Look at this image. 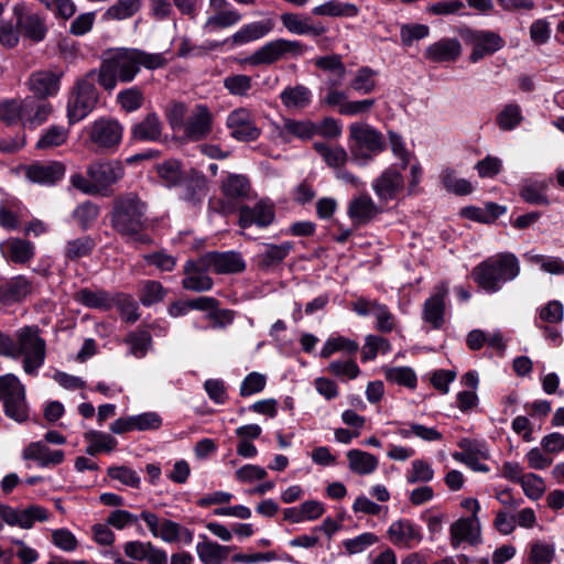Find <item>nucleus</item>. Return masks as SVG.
I'll return each mask as SVG.
<instances>
[{"label": "nucleus", "mask_w": 564, "mask_h": 564, "mask_svg": "<svg viewBox=\"0 0 564 564\" xmlns=\"http://www.w3.org/2000/svg\"><path fill=\"white\" fill-rule=\"evenodd\" d=\"M223 194L231 199L243 198L248 195L250 184L241 174H228L220 184Z\"/></svg>", "instance_id": "79ce46f5"}, {"label": "nucleus", "mask_w": 564, "mask_h": 564, "mask_svg": "<svg viewBox=\"0 0 564 564\" xmlns=\"http://www.w3.org/2000/svg\"><path fill=\"white\" fill-rule=\"evenodd\" d=\"M462 54V45L457 39L444 37L429 45L424 57L433 63L454 62Z\"/></svg>", "instance_id": "bb28decb"}, {"label": "nucleus", "mask_w": 564, "mask_h": 564, "mask_svg": "<svg viewBox=\"0 0 564 564\" xmlns=\"http://www.w3.org/2000/svg\"><path fill=\"white\" fill-rule=\"evenodd\" d=\"M480 523L475 518H460L449 528L451 545L457 549L462 543L477 544L480 542Z\"/></svg>", "instance_id": "5701e85b"}, {"label": "nucleus", "mask_w": 564, "mask_h": 564, "mask_svg": "<svg viewBox=\"0 0 564 564\" xmlns=\"http://www.w3.org/2000/svg\"><path fill=\"white\" fill-rule=\"evenodd\" d=\"M274 206L269 200H259L254 206L243 205L239 209V226L243 229L251 226L264 228L274 220Z\"/></svg>", "instance_id": "a211bd4d"}, {"label": "nucleus", "mask_w": 564, "mask_h": 564, "mask_svg": "<svg viewBox=\"0 0 564 564\" xmlns=\"http://www.w3.org/2000/svg\"><path fill=\"white\" fill-rule=\"evenodd\" d=\"M147 205L133 193L118 197L111 214L112 227L122 236H137L145 226Z\"/></svg>", "instance_id": "7ed1b4c3"}, {"label": "nucleus", "mask_w": 564, "mask_h": 564, "mask_svg": "<svg viewBox=\"0 0 564 564\" xmlns=\"http://www.w3.org/2000/svg\"><path fill=\"white\" fill-rule=\"evenodd\" d=\"M462 36L466 45L471 47L469 55L471 63H477L487 55H492L506 44L498 33L489 30L466 29L462 32Z\"/></svg>", "instance_id": "1a4fd4ad"}, {"label": "nucleus", "mask_w": 564, "mask_h": 564, "mask_svg": "<svg viewBox=\"0 0 564 564\" xmlns=\"http://www.w3.org/2000/svg\"><path fill=\"white\" fill-rule=\"evenodd\" d=\"M314 147L325 163L333 169H339L348 161V154L343 147H328L324 143H315Z\"/></svg>", "instance_id": "3c124183"}, {"label": "nucleus", "mask_w": 564, "mask_h": 564, "mask_svg": "<svg viewBox=\"0 0 564 564\" xmlns=\"http://www.w3.org/2000/svg\"><path fill=\"white\" fill-rule=\"evenodd\" d=\"M166 64L164 53H148L139 48L126 47L111 50L104 56L97 70L98 84L111 91L118 82H132L141 67L154 70Z\"/></svg>", "instance_id": "f257e3e1"}, {"label": "nucleus", "mask_w": 564, "mask_h": 564, "mask_svg": "<svg viewBox=\"0 0 564 564\" xmlns=\"http://www.w3.org/2000/svg\"><path fill=\"white\" fill-rule=\"evenodd\" d=\"M61 75L40 70L33 73L28 82L29 89L41 99L55 96L59 90Z\"/></svg>", "instance_id": "cd10ccee"}, {"label": "nucleus", "mask_w": 564, "mask_h": 564, "mask_svg": "<svg viewBox=\"0 0 564 564\" xmlns=\"http://www.w3.org/2000/svg\"><path fill=\"white\" fill-rule=\"evenodd\" d=\"M202 542L196 544V553L203 564H223L228 555L229 547L207 540L206 535H200Z\"/></svg>", "instance_id": "72a5a7b5"}, {"label": "nucleus", "mask_w": 564, "mask_h": 564, "mask_svg": "<svg viewBox=\"0 0 564 564\" xmlns=\"http://www.w3.org/2000/svg\"><path fill=\"white\" fill-rule=\"evenodd\" d=\"M52 105L34 97L24 98V127L35 128L47 120Z\"/></svg>", "instance_id": "473e14b6"}, {"label": "nucleus", "mask_w": 564, "mask_h": 564, "mask_svg": "<svg viewBox=\"0 0 564 564\" xmlns=\"http://www.w3.org/2000/svg\"><path fill=\"white\" fill-rule=\"evenodd\" d=\"M522 120V110L517 104H508L503 106L496 117L498 127L503 131H511L516 129Z\"/></svg>", "instance_id": "de8ad7c7"}, {"label": "nucleus", "mask_w": 564, "mask_h": 564, "mask_svg": "<svg viewBox=\"0 0 564 564\" xmlns=\"http://www.w3.org/2000/svg\"><path fill=\"white\" fill-rule=\"evenodd\" d=\"M448 289L441 284L436 288L433 295L425 300L423 304L422 318L433 329H440L445 323V297Z\"/></svg>", "instance_id": "aec40b11"}, {"label": "nucleus", "mask_w": 564, "mask_h": 564, "mask_svg": "<svg viewBox=\"0 0 564 564\" xmlns=\"http://www.w3.org/2000/svg\"><path fill=\"white\" fill-rule=\"evenodd\" d=\"M31 284L24 276H15L0 286V303L10 304L26 297Z\"/></svg>", "instance_id": "e433bc0d"}, {"label": "nucleus", "mask_w": 564, "mask_h": 564, "mask_svg": "<svg viewBox=\"0 0 564 564\" xmlns=\"http://www.w3.org/2000/svg\"><path fill=\"white\" fill-rule=\"evenodd\" d=\"M65 174V167L59 162L35 163L26 169V177L34 183L52 185Z\"/></svg>", "instance_id": "c85d7f7f"}, {"label": "nucleus", "mask_w": 564, "mask_h": 564, "mask_svg": "<svg viewBox=\"0 0 564 564\" xmlns=\"http://www.w3.org/2000/svg\"><path fill=\"white\" fill-rule=\"evenodd\" d=\"M142 0H117L108 8L106 15L113 20H126L134 15L141 8Z\"/></svg>", "instance_id": "4d7b16f0"}, {"label": "nucleus", "mask_w": 564, "mask_h": 564, "mask_svg": "<svg viewBox=\"0 0 564 564\" xmlns=\"http://www.w3.org/2000/svg\"><path fill=\"white\" fill-rule=\"evenodd\" d=\"M202 265L218 274H234L246 268L242 257L234 251L207 252L202 256Z\"/></svg>", "instance_id": "f3484780"}, {"label": "nucleus", "mask_w": 564, "mask_h": 564, "mask_svg": "<svg viewBox=\"0 0 564 564\" xmlns=\"http://www.w3.org/2000/svg\"><path fill=\"white\" fill-rule=\"evenodd\" d=\"M89 141L100 149L117 147L122 139V126L113 119L100 118L86 127Z\"/></svg>", "instance_id": "9b49d317"}, {"label": "nucleus", "mask_w": 564, "mask_h": 564, "mask_svg": "<svg viewBox=\"0 0 564 564\" xmlns=\"http://www.w3.org/2000/svg\"><path fill=\"white\" fill-rule=\"evenodd\" d=\"M144 97L138 87H130L118 93L117 101L123 110L132 112L141 108Z\"/></svg>", "instance_id": "69168bd1"}, {"label": "nucleus", "mask_w": 564, "mask_h": 564, "mask_svg": "<svg viewBox=\"0 0 564 564\" xmlns=\"http://www.w3.org/2000/svg\"><path fill=\"white\" fill-rule=\"evenodd\" d=\"M0 250L6 259L14 263H25L34 256V246L19 238H10L1 242Z\"/></svg>", "instance_id": "2f4dec72"}, {"label": "nucleus", "mask_w": 564, "mask_h": 564, "mask_svg": "<svg viewBox=\"0 0 564 564\" xmlns=\"http://www.w3.org/2000/svg\"><path fill=\"white\" fill-rule=\"evenodd\" d=\"M315 15L354 18L358 15L359 9L350 2L330 0L313 9Z\"/></svg>", "instance_id": "58836bf2"}, {"label": "nucleus", "mask_w": 564, "mask_h": 564, "mask_svg": "<svg viewBox=\"0 0 564 564\" xmlns=\"http://www.w3.org/2000/svg\"><path fill=\"white\" fill-rule=\"evenodd\" d=\"M18 358L23 357V369L28 375H36L43 366L46 344L39 334L37 327H23L17 332Z\"/></svg>", "instance_id": "423d86ee"}, {"label": "nucleus", "mask_w": 564, "mask_h": 564, "mask_svg": "<svg viewBox=\"0 0 564 564\" xmlns=\"http://www.w3.org/2000/svg\"><path fill=\"white\" fill-rule=\"evenodd\" d=\"M85 440L88 443L86 453L93 456L101 452H111L118 444L113 436L100 431H89L85 433Z\"/></svg>", "instance_id": "a19ab883"}, {"label": "nucleus", "mask_w": 564, "mask_h": 564, "mask_svg": "<svg viewBox=\"0 0 564 564\" xmlns=\"http://www.w3.org/2000/svg\"><path fill=\"white\" fill-rule=\"evenodd\" d=\"M17 24L24 36L32 42H41L47 33V26L43 18L36 13L26 12L24 2H18L13 7Z\"/></svg>", "instance_id": "4468645a"}, {"label": "nucleus", "mask_w": 564, "mask_h": 564, "mask_svg": "<svg viewBox=\"0 0 564 564\" xmlns=\"http://www.w3.org/2000/svg\"><path fill=\"white\" fill-rule=\"evenodd\" d=\"M379 538L372 532H364L355 538L343 541V547L348 555L362 553L378 543Z\"/></svg>", "instance_id": "5fc2aeb1"}, {"label": "nucleus", "mask_w": 564, "mask_h": 564, "mask_svg": "<svg viewBox=\"0 0 564 564\" xmlns=\"http://www.w3.org/2000/svg\"><path fill=\"white\" fill-rule=\"evenodd\" d=\"M358 350V344L355 340L346 338L344 336L329 337L322 350L321 356L323 358H329L333 354L337 351H345L348 354H355Z\"/></svg>", "instance_id": "864d4df0"}, {"label": "nucleus", "mask_w": 564, "mask_h": 564, "mask_svg": "<svg viewBox=\"0 0 564 564\" xmlns=\"http://www.w3.org/2000/svg\"><path fill=\"white\" fill-rule=\"evenodd\" d=\"M402 170L395 166L386 169L376 180L371 187L380 200L394 199L404 187Z\"/></svg>", "instance_id": "6ab92c4d"}, {"label": "nucleus", "mask_w": 564, "mask_h": 564, "mask_svg": "<svg viewBox=\"0 0 564 564\" xmlns=\"http://www.w3.org/2000/svg\"><path fill=\"white\" fill-rule=\"evenodd\" d=\"M314 64L316 67L334 75L332 86H338L343 83L346 74V67L338 55L318 57L315 59Z\"/></svg>", "instance_id": "8fccbe9b"}, {"label": "nucleus", "mask_w": 564, "mask_h": 564, "mask_svg": "<svg viewBox=\"0 0 564 564\" xmlns=\"http://www.w3.org/2000/svg\"><path fill=\"white\" fill-rule=\"evenodd\" d=\"M74 299L87 307L99 310H109L115 303V297L100 290L83 289L75 293Z\"/></svg>", "instance_id": "4c0bfd02"}, {"label": "nucleus", "mask_w": 564, "mask_h": 564, "mask_svg": "<svg viewBox=\"0 0 564 564\" xmlns=\"http://www.w3.org/2000/svg\"><path fill=\"white\" fill-rule=\"evenodd\" d=\"M546 184L544 182L525 183L520 192L521 197L530 204L549 205V198L545 195Z\"/></svg>", "instance_id": "0e129e2a"}, {"label": "nucleus", "mask_w": 564, "mask_h": 564, "mask_svg": "<svg viewBox=\"0 0 564 564\" xmlns=\"http://www.w3.org/2000/svg\"><path fill=\"white\" fill-rule=\"evenodd\" d=\"M98 82L97 70H89L78 79L67 101V117L70 123L86 118L98 101L95 83Z\"/></svg>", "instance_id": "20e7f679"}, {"label": "nucleus", "mask_w": 564, "mask_h": 564, "mask_svg": "<svg viewBox=\"0 0 564 564\" xmlns=\"http://www.w3.org/2000/svg\"><path fill=\"white\" fill-rule=\"evenodd\" d=\"M434 478V469L432 465L423 459H413L410 467L405 471V480L410 485L427 484Z\"/></svg>", "instance_id": "c03bdc74"}, {"label": "nucleus", "mask_w": 564, "mask_h": 564, "mask_svg": "<svg viewBox=\"0 0 564 564\" xmlns=\"http://www.w3.org/2000/svg\"><path fill=\"white\" fill-rule=\"evenodd\" d=\"M390 349V343L386 338L368 335L361 349V358L364 361L373 360L379 352L386 354Z\"/></svg>", "instance_id": "bf43d9fd"}, {"label": "nucleus", "mask_w": 564, "mask_h": 564, "mask_svg": "<svg viewBox=\"0 0 564 564\" xmlns=\"http://www.w3.org/2000/svg\"><path fill=\"white\" fill-rule=\"evenodd\" d=\"M0 519L9 527L29 530L32 529L36 522L48 521L50 512L46 508L39 505L14 508L0 502Z\"/></svg>", "instance_id": "9d476101"}, {"label": "nucleus", "mask_w": 564, "mask_h": 564, "mask_svg": "<svg viewBox=\"0 0 564 564\" xmlns=\"http://www.w3.org/2000/svg\"><path fill=\"white\" fill-rule=\"evenodd\" d=\"M349 133L354 142L351 153L356 159H371L384 149L382 134L367 123L350 124Z\"/></svg>", "instance_id": "6e6552de"}, {"label": "nucleus", "mask_w": 564, "mask_h": 564, "mask_svg": "<svg viewBox=\"0 0 564 564\" xmlns=\"http://www.w3.org/2000/svg\"><path fill=\"white\" fill-rule=\"evenodd\" d=\"M384 378L394 384L403 386L409 389H414L417 383V377L414 370L410 367H388L384 368Z\"/></svg>", "instance_id": "09e8293b"}, {"label": "nucleus", "mask_w": 564, "mask_h": 564, "mask_svg": "<svg viewBox=\"0 0 564 564\" xmlns=\"http://www.w3.org/2000/svg\"><path fill=\"white\" fill-rule=\"evenodd\" d=\"M87 174L94 181L97 192L102 193L122 178L124 169L119 161L96 162L89 165Z\"/></svg>", "instance_id": "2eb2a0df"}, {"label": "nucleus", "mask_w": 564, "mask_h": 564, "mask_svg": "<svg viewBox=\"0 0 564 564\" xmlns=\"http://www.w3.org/2000/svg\"><path fill=\"white\" fill-rule=\"evenodd\" d=\"M283 26L292 34L322 35L326 29L322 25H312L308 18H303L296 13H283L280 17Z\"/></svg>", "instance_id": "c9c22d12"}, {"label": "nucleus", "mask_w": 564, "mask_h": 564, "mask_svg": "<svg viewBox=\"0 0 564 564\" xmlns=\"http://www.w3.org/2000/svg\"><path fill=\"white\" fill-rule=\"evenodd\" d=\"M25 460H34L42 468L54 467L64 462L65 454L61 449H51L43 442H32L22 452Z\"/></svg>", "instance_id": "393cba45"}, {"label": "nucleus", "mask_w": 564, "mask_h": 564, "mask_svg": "<svg viewBox=\"0 0 564 564\" xmlns=\"http://www.w3.org/2000/svg\"><path fill=\"white\" fill-rule=\"evenodd\" d=\"M346 457L350 471L356 475H370L379 466V460L375 455L361 449H350L346 453Z\"/></svg>", "instance_id": "f704fd0d"}, {"label": "nucleus", "mask_w": 564, "mask_h": 564, "mask_svg": "<svg viewBox=\"0 0 564 564\" xmlns=\"http://www.w3.org/2000/svg\"><path fill=\"white\" fill-rule=\"evenodd\" d=\"M524 259L529 263L536 264L546 273L563 275L564 261L558 257L538 254L532 251L524 253Z\"/></svg>", "instance_id": "a18cd8bd"}, {"label": "nucleus", "mask_w": 564, "mask_h": 564, "mask_svg": "<svg viewBox=\"0 0 564 564\" xmlns=\"http://www.w3.org/2000/svg\"><path fill=\"white\" fill-rule=\"evenodd\" d=\"M226 126L230 135L238 141H254L261 134L260 128L257 127L251 112L247 108L241 107L232 110L227 117Z\"/></svg>", "instance_id": "f8f14e48"}, {"label": "nucleus", "mask_w": 564, "mask_h": 564, "mask_svg": "<svg viewBox=\"0 0 564 564\" xmlns=\"http://www.w3.org/2000/svg\"><path fill=\"white\" fill-rule=\"evenodd\" d=\"M68 130L61 126H52L43 132L36 143V148L41 150L59 147L66 142Z\"/></svg>", "instance_id": "6e6d98bb"}, {"label": "nucleus", "mask_w": 564, "mask_h": 564, "mask_svg": "<svg viewBox=\"0 0 564 564\" xmlns=\"http://www.w3.org/2000/svg\"><path fill=\"white\" fill-rule=\"evenodd\" d=\"M162 123L155 113H149L132 129L133 138L142 141H155L161 137Z\"/></svg>", "instance_id": "ea45409f"}, {"label": "nucleus", "mask_w": 564, "mask_h": 564, "mask_svg": "<svg viewBox=\"0 0 564 564\" xmlns=\"http://www.w3.org/2000/svg\"><path fill=\"white\" fill-rule=\"evenodd\" d=\"M210 271L209 268L202 265V257L197 261L188 260L184 265V279L182 286L186 290L194 292H204L213 288V280L206 273Z\"/></svg>", "instance_id": "b1692460"}, {"label": "nucleus", "mask_w": 564, "mask_h": 564, "mask_svg": "<svg viewBox=\"0 0 564 564\" xmlns=\"http://www.w3.org/2000/svg\"><path fill=\"white\" fill-rule=\"evenodd\" d=\"M379 206L368 194H360L348 203L347 214L351 221L357 225H365L380 214Z\"/></svg>", "instance_id": "a878e982"}, {"label": "nucleus", "mask_w": 564, "mask_h": 564, "mask_svg": "<svg viewBox=\"0 0 564 564\" xmlns=\"http://www.w3.org/2000/svg\"><path fill=\"white\" fill-rule=\"evenodd\" d=\"M387 534L390 542L400 547H413L422 540L420 528L408 519L393 521Z\"/></svg>", "instance_id": "412c9836"}, {"label": "nucleus", "mask_w": 564, "mask_h": 564, "mask_svg": "<svg viewBox=\"0 0 564 564\" xmlns=\"http://www.w3.org/2000/svg\"><path fill=\"white\" fill-rule=\"evenodd\" d=\"M458 446L463 451L455 452L452 455L456 462L465 464L475 471H489V467L484 463L489 457L488 448L484 443L470 438H462L458 442Z\"/></svg>", "instance_id": "ddd939ff"}, {"label": "nucleus", "mask_w": 564, "mask_h": 564, "mask_svg": "<svg viewBox=\"0 0 564 564\" xmlns=\"http://www.w3.org/2000/svg\"><path fill=\"white\" fill-rule=\"evenodd\" d=\"M241 20V14L235 9H227L212 14L203 25L206 33L230 28Z\"/></svg>", "instance_id": "37998d69"}, {"label": "nucleus", "mask_w": 564, "mask_h": 564, "mask_svg": "<svg viewBox=\"0 0 564 564\" xmlns=\"http://www.w3.org/2000/svg\"><path fill=\"white\" fill-rule=\"evenodd\" d=\"M281 104L288 110H302L307 108L313 100L312 90L305 85L297 84L294 86H286L280 93Z\"/></svg>", "instance_id": "c756f323"}, {"label": "nucleus", "mask_w": 564, "mask_h": 564, "mask_svg": "<svg viewBox=\"0 0 564 564\" xmlns=\"http://www.w3.org/2000/svg\"><path fill=\"white\" fill-rule=\"evenodd\" d=\"M182 130L193 141L206 138L212 132V115L208 108L204 105H197L192 110Z\"/></svg>", "instance_id": "4be33fe9"}, {"label": "nucleus", "mask_w": 564, "mask_h": 564, "mask_svg": "<svg viewBox=\"0 0 564 564\" xmlns=\"http://www.w3.org/2000/svg\"><path fill=\"white\" fill-rule=\"evenodd\" d=\"M166 291L158 281L148 280L142 283L140 302L144 306H151L165 297Z\"/></svg>", "instance_id": "052dcab7"}, {"label": "nucleus", "mask_w": 564, "mask_h": 564, "mask_svg": "<svg viewBox=\"0 0 564 564\" xmlns=\"http://www.w3.org/2000/svg\"><path fill=\"white\" fill-rule=\"evenodd\" d=\"M272 128L275 138L284 143H289L294 139L306 141L316 135V124L311 120L283 118L281 124L272 123Z\"/></svg>", "instance_id": "dca6fc26"}, {"label": "nucleus", "mask_w": 564, "mask_h": 564, "mask_svg": "<svg viewBox=\"0 0 564 564\" xmlns=\"http://www.w3.org/2000/svg\"><path fill=\"white\" fill-rule=\"evenodd\" d=\"M265 250L261 254V264L264 267H272L282 262L293 249V243L290 241L280 245H264Z\"/></svg>", "instance_id": "603ef678"}, {"label": "nucleus", "mask_w": 564, "mask_h": 564, "mask_svg": "<svg viewBox=\"0 0 564 564\" xmlns=\"http://www.w3.org/2000/svg\"><path fill=\"white\" fill-rule=\"evenodd\" d=\"M224 87L232 96H247L252 88V78L243 74H232L224 78Z\"/></svg>", "instance_id": "e2e57ef3"}, {"label": "nucleus", "mask_w": 564, "mask_h": 564, "mask_svg": "<svg viewBox=\"0 0 564 564\" xmlns=\"http://www.w3.org/2000/svg\"><path fill=\"white\" fill-rule=\"evenodd\" d=\"M539 319L546 324H560L564 318V306L557 300H552L538 310Z\"/></svg>", "instance_id": "774afa93"}, {"label": "nucleus", "mask_w": 564, "mask_h": 564, "mask_svg": "<svg viewBox=\"0 0 564 564\" xmlns=\"http://www.w3.org/2000/svg\"><path fill=\"white\" fill-rule=\"evenodd\" d=\"M519 484L521 485L524 495L531 500L540 499L546 489L544 480L532 473L524 474Z\"/></svg>", "instance_id": "338daca9"}, {"label": "nucleus", "mask_w": 564, "mask_h": 564, "mask_svg": "<svg viewBox=\"0 0 564 564\" xmlns=\"http://www.w3.org/2000/svg\"><path fill=\"white\" fill-rule=\"evenodd\" d=\"M306 51L307 46L300 41L276 39L254 51L248 62L253 66L270 65L280 59L299 57Z\"/></svg>", "instance_id": "0eeeda50"}, {"label": "nucleus", "mask_w": 564, "mask_h": 564, "mask_svg": "<svg viewBox=\"0 0 564 564\" xmlns=\"http://www.w3.org/2000/svg\"><path fill=\"white\" fill-rule=\"evenodd\" d=\"M555 557V545L545 541H533L529 546L528 561L531 564H551Z\"/></svg>", "instance_id": "49530a36"}, {"label": "nucleus", "mask_w": 564, "mask_h": 564, "mask_svg": "<svg viewBox=\"0 0 564 564\" xmlns=\"http://www.w3.org/2000/svg\"><path fill=\"white\" fill-rule=\"evenodd\" d=\"M0 401L4 414L11 420L23 423L29 419L25 387L15 375L0 376Z\"/></svg>", "instance_id": "39448f33"}, {"label": "nucleus", "mask_w": 564, "mask_h": 564, "mask_svg": "<svg viewBox=\"0 0 564 564\" xmlns=\"http://www.w3.org/2000/svg\"><path fill=\"white\" fill-rule=\"evenodd\" d=\"M440 177L445 188L452 193L467 195L473 192L471 183L465 178H458L451 169L444 170Z\"/></svg>", "instance_id": "13d9d810"}, {"label": "nucleus", "mask_w": 564, "mask_h": 564, "mask_svg": "<svg viewBox=\"0 0 564 564\" xmlns=\"http://www.w3.org/2000/svg\"><path fill=\"white\" fill-rule=\"evenodd\" d=\"M520 274V263L513 253H500L477 264L471 271L474 281L486 292L496 293L505 283Z\"/></svg>", "instance_id": "f03ea898"}, {"label": "nucleus", "mask_w": 564, "mask_h": 564, "mask_svg": "<svg viewBox=\"0 0 564 564\" xmlns=\"http://www.w3.org/2000/svg\"><path fill=\"white\" fill-rule=\"evenodd\" d=\"M274 28L272 19L254 21L242 25L232 36L230 41L235 45H242L259 40L268 35Z\"/></svg>", "instance_id": "7c9ffc66"}, {"label": "nucleus", "mask_w": 564, "mask_h": 564, "mask_svg": "<svg viewBox=\"0 0 564 564\" xmlns=\"http://www.w3.org/2000/svg\"><path fill=\"white\" fill-rule=\"evenodd\" d=\"M0 120L8 124H12L21 120L24 124V99L22 101L10 99L1 102Z\"/></svg>", "instance_id": "680f3d73"}]
</instances>
